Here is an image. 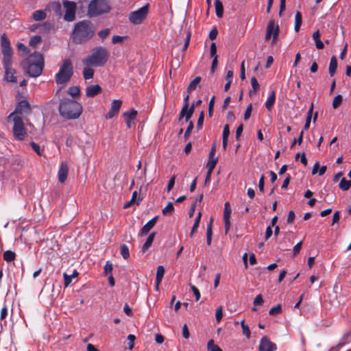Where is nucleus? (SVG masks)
Returning a JSON list of instances; mask_svg holds the SVG:
<instances>
[{"label":"nucleus","instance_id":"nucleus-1","mask_svg":"<svg viewBox=\"0 0 351 351\" xmlns=\"http://www.w3.org/2000/svg\"><path fill=\"white\" fill-rule=\"evenodd\" d=\"M45 65L43 56L39 52H34L21 62L25 73L30 77L40 76Z\"/></svg>","mask_w":351,"mask_h":351},{"label":"nucleus","instance_id":"nucleus-2","mask_svg":"<svg viewBox=\"0 0 351 351\" xmlns=\"http://www.w3.org/2000/svg\"><path fill=\"white\" fill-rule=\"evenodd\" d=\"M93 24L88 20H83L75 25L72 39L75 43H83L90 40L95 34Z\"/></svg>","mask_w":351,"mask_h":351},{"label":"nucleus","instance_id":"nucleus-3","mask_svg":"<svg viewBox=\"0 0 351 351\" xmlns=\"http://www.w3.org/2000/svg\"><path fill=\"white\" fill-rule=\"evenodd\" d=\"M59 112L64 118L75 119L82 114V106L73 99H64L60 102Z\"/></svg>","mask_w":351,"mask_h":351},{"label":"nucleus","instance_id":"nucleus-4","mask_svg":"<svg viewBox=\"0 0 351 351\" xmlns=\"http://www.w3.org/2000/svg\"><path fill=\"white\" fill-rule=\"evenodd\" d=\"M108 53L107 49L103 47H97L93 49L91 53L82 60L85 66H102L108 59Z\"/></svg>","mask_w":351,"mask_h":351},{"label":"nucleus","instance_id":"nucleus-5","mask_svg":"<svg viewBox=\"0 0 351 351\" xmlns=\"http://www.w3.org/2000/svg\"><path fill=\"white\" fill-rule=\"evenodd\" d=\"M73 74V67L70 59H66L60 66L59 71L55 75V81L58 84H65Z\"/></svg>","mask_w":351,"mask_h":351},{"label":"nucleus","instance_id":"nucleus-6","mask_svg":"<svg viewBox=\"0 0 351 351\" xmlns=\"http://www.w3.org/2000/svg\"><path fill=\"white\" fill-rule=\"evenodd\" d=\"M110 9L109 0H92L88 4L87 14L95 17L109 12Z\"/></svg>","mask_w":351,"mask_h":351},{"label":"nucleus","instance_id":"nucleus-7","mask_svg":"<svg viewBox=\"0 0 351 351\" xmlns=\"http://www.w3.org/2000/svg\"><path fill=\"white\" fill-rule=\"evenodd\" d=\"M12 119L14 123L12 131L14 138L19 141L23 140L27 136V132L22 117L13 116Z\"/></svg>","mask_w":351,"mask_h":351},{"label":"nucleus","instance_id":"nucleus-8","mask_svg":"<svg viewBox=\"0 0 351 351\" xmlns=\"http://www.w3.org/2000/svg\"><path fill=\"white\" fill-rule=\"evenodd\" d=\"M149 10V4H146L145 5L141 7L136 11L132 12L129 14V20L130 21L134 24L138 25L141 24L143 21L146 18Z\"/></svg>","mask_w":351,"mask_h":351},{"label":"nucleus","instance_id":"nucleus-9","mask_svg":"<svg viewBox=\"0 0 351 351\" xmlns=\"http://www.w3.org/2000/svg\"><path fill=\"white\" fill-rule=\"evenodd\" d=\"M1 46L3 56V63L12 62L13 51L10 45V42L5 34H3L1 37Z\"/></svg>","mask_w":351,"mask_h":351},{"label":"nucleus","instance_id":"nucleus-10","mask_svg":"<svg viewBox=\"0 0 351 351\" xmlns=\"http://www.w3.org/2000/svg\"><path fill=\"white\" fill-rule=\"evenodd\" d=\"M63 6L65 9L64 19L68 22L73 21L75 19L76 3L73 1L64 0Z\"/></svg>","mask_w":351,"mask_h":351},{"label":"nucleus","instance_id":"nucleus-11","mask_svg":"<svg viewBox=\"0 0 351 351\" xmlns=\"http://www.w3.org/2000/svg\"><path fill=\"white\" fill-rule=\"evenodd\" d=\"M279 34V26L275 24L274 20H271L266 29L265 40H270L272 36L271 43L275 44Z\"/></svg>","mask_w":351,"mask_h":351},{"label":"nucleus","instance_id":"nucleus-12","mask_svg":"<svg viewBox=\"0 0 351 351\" xmlns=\"http://www.w3.org/2000/svg\"><path fill=\"white\" fill-rule=\"evenodd\" d=\"M31 112V107L27 100L20 101L12 112L8 117V121H10L13 116H19L18 114H29Z\"/></svg>","mask_w":351,"mask_h":351},{"label":"nucleus","instance_id":"nucleus-13","mask_svg":"<svg viewBox=\"0 0 351 351\" xmlns=\"http://www.w3.org/2000/svg\"><path fill=\"white\" fill-rule=\"evenodd\" d=\"M3 68L5 69L4 80L9 82H16V77L15 76L16 71L12 67V62H3Z\"/></svg>","mask_w":351,"mask_h":351},{"label":"nucleus","instance_id":"nucleus-14","mask_svg":"<svg viewBox=\"0 0 351 351\" xmlns=\"http://www.w3.org/2000/svg\"><path fill=\"white\" fill-rule=\"evenodd\" d=\"M276 346L272 343L266 336L261 338L259 344L260 351H276Z\"/></svg>","mask_w":351,"mask_h":351},{"label":"nucleus","instance_id":"nucleus-15","mask_svg":"<svg viewBox=\"0 0 351 351\" xmlns=\"http://www.w3.org/2000/svg\"><path fill=\"white\" fill-rule=\"evenodd\" d=\"M122 104V101L120 99L113 100L111 104V107L108 112L106 114V119H112L114 116H116L121 108Z\"/></svg>","mask_w":351,"mask_h":351},{"label":"nucleus","instance_id":"nucleus-16","mask_svg":"<svg viewBox=\"0 0 351 351\" xmlns=\"http://www.w3.org/2000/svg\"><path fill=\"white\" fill-rule=\"evenodd\" d=\"M231 215V208L229 202H226L224 205V211H223V221L225 226V232L227 234L230 228V218Z\"/></svg>","mask_w":351,"mask_h":351},{"label":"nucleus","instance_id":"nucleus-17","mask_svg":"<svg viewBox=\"0 0 351 351\" xmlns=\"http://www.w3.org/2000/svg\"><path fill=\"white\" fill-rule=\"evenodd\" d=\"M69 172V167L66 162H62L60 164L58 172V181L60 183H64L68 176Z\"/></svg>","mask_w":351,"mask_h":351},{"label":"nucleus","instance_id":"nucleus-18","mask_svg":"<svg viewBox=\"0 0 351 351\" xmlns=\"http://www.w3.org/2000/svg\"><path fill=\"white\" fill-rule=\"evenodd\" d=\"M158 219V216H156L154 218H152L151 220H149L148 222L145 224L143 228H141L139 235L140 236H145L147 235L149 232L151 230V229L156 225L157 220Z\"/></svg>","mask_w":351,"mask_h":351},{"label":"nucleus","instance_id":"nucleus-19","mask_svg":"<svg viewBox=\"0 0 351 351\" xmlns=\"http://www.w3.org/2000/svg\"><path fill=\"white\" fill-rule=\"evenodd\" d=\"M45 10L49 12H53L57 16H60L62 15V7L61 4L58 1H52L46 5Z\"/></svg>","mask_w":351,"mask_h":351},{"label":"nucleus","instance_id":"nucleus-20","mask_svg":"<svg viewBox=\"0 0 351 351\" xmlns=\"http://www.w3.org/2000/svg\"><path fill=\"white\" fill-rule=\"evenodd\" d=\"M123 116L126 118L125 123L127 125V127L128 128H130L132 124H134L132 121L136 118L137 111L132 108L130 112H125L123 113Z\"/></svg>","mask_w":351,"mask_h":351},{"label":"nucleus","instance_id":"nucleus-21","mask_svg":"<svg viewBox=\"0 0 351 351\" xmlns=\"http://www.w3.org/2000/svg\"><path fill=\"white\" fill-rule=\"evenodd\" d=\"M101 91V88L99 85H91L86 88V95L88 97H93L95 95L100 93Z\"/></svg>","mask_w":351,"mask_h":351},{"label":"nucleus","instance_id":"nucleus-22","mask_svg":"<svg viewBox=\"0 0 351 351\" xmlns=\"http://www.w3.org/2000/svg\"><path fill=\"white\" fill-rule=\"evenodd\" d=\"M165 274V268L163 266L160 265L157 267L156 276V288L158 287L159 285L161 283L162 278Z\"/></svg>","mask_w":351,"mask_h":351},{"label":"nucleus","instance_id":"nucleus-23","mask_svg":"<svg viewBox=\"0 0 351 351\" xmlns=\"http://www.w3.org/2000/svg\"><path fill=\"white\" fill-rule=\"evenodd\" d=\"M313 39L315 41L316 48L318 49H322L324 47L323 42L320 40V32L317 30L313 34Z\"/></svg>","mask_w":351,"mask_h":351},{"label":"nucleus","instance_id":"nucleus-24","mask_svg":"<svg viewBox=\"0 0 351 351\" xmlns=\"http://www.w3.org/2000/svg\"><path fill=\"white\" fill-rule=\"evenodd\" d=\"M276 100V93L274 90H272L269 97H267L266 102H265V107L268 110H270L272 107L274 106V104L275 103Z\"/></svg>","mask_w":351,"mask_h":351},{"label":"nucleus","instance_id":"nucleus-25","mask_svg":"<svg viewBox=\"0 0 351 351\" xmlns=\"http://www.w3.org/2000/svg\"><path fill=\"white\" fill-rule=\"evenodd\" d=\"M337 60L335 56H332L330 58V64H329V69L328 72L330 77H332L337 70Z\"/></svg>","mask_w":351,"mask_h":351},{"label":"nucleus","instance_id":"nucleus-26","mask_svg":"<svg viewBox=\"0 0 351 351\" xmlns=\"http://www.w3.org/2000/svg\"><path fill=\"white\" fill-rule=\"evenodd\" d=\"M46 10H38L33 12L32 19L36 21H40L45 19L47 14Z\"/></svg>","mask_w":351,"mask_h":351},{"label":"nucleus","instance_id":"nucleus-27","mask_svg":"<svg viewBox=\"0 0 351 351\" xmlns=\"http://www.w3.org/2000/svg\"><path fill=\"white\" fill-rule=\"evenodd\" d=\"M229 134H230L229 125L228 124H226L223 127V134H222L223 148L224 149H226V147H227L228 138Z\"/></svg>","mask_w":351,"mask_h":351},{"label":"nucleus","instance_id":"nucleus-28","mask_svg":"<svg viewBox=\"0 0 351 351\" xmlns=\"http://www.w3.org/2000/svg\"><path fill=\"white\" fill-rule=\"evenodd\" d=\"M155 236H156L155 232H152L148 236L145 243L143 244V245L142 247L143 252H145L146 250H147L149 248V247L152 245V243L154 239Z\"/></svg>","mask_w":351,"mask_h":351},{"label":"nucleus","instance_id":"nucleus-29","mask_svg":"<svg viewBox=\"0 0 351 351\" xmlns=\"http://www.w3.org/2000/svg\"><path fill=\"white\" fill-rule=\"evenodd\" d=\"M302 14L300 12L297 11L295 14V25H294V29L296 32H299V30L300 29V26L302 25Z\"/></svg>","mask_w":351,"mask_h":351},{"label":"nucleus","instance_id":"nucleus-30","mask_svg":"<svg viewBox=\"0 0 351 351\" xmlns=\"http://www.w3.org/2000/svg\"><path fill=\"white\" fill-rule=\"evenodd\" d=\"M215 7L217 16L219 18H221L223 16V8L221 1L219 0H215Z\"/></svg>","mask_w":351,"mask_h":351},{"label":"nucleus","instance_id":"nucleus-31","mask_svg":"<svg viewBox=\"0 0 351 351\" xmlns=\"http://www.w3.org/2000/svg\"><path fill=\"white\" fill-rule=\"evenodd\" d=\"M77 275L78 272L76 270H75L71 275H68L66 273H64L63 277L64 287H67L71 284L72 278L77 277Z\"/></svg>","mask_w":351,"mask_h":351},{"label":"nucleus","instance_id":"nucleus-32","mask_svg":"<svg viewBox=\"0 0 351 351\" xmlns=\"http://www.w3.org/2000/svg\"><path fill=\"white\" fill-rule=\"evenodd\" d=\"M3 260L8 263L12 262L15 260L16 254L11 250H7L3 254Z\"/></svg>","mask_w":351,"mask_h":351},{"label":"nucleus","instance_id":"nucleus-33","mask_svg":"<svg viewBox=\"0 0 351 351\" xmlns=\"http://www.w3.org/2000/svg\"><path fill=\"white\" fill-rule=\"evenodd\" d=\"M200 81H201V77L197 76V77H195V79L193 80H192L191 82V83L189 84V85L187 88V92L191 93L193 90H195L197 86L199 85Z\"/></svg>","mask_w":351,"mask_h":351},{"label":"nucleus","instance_id":"nucleus-34","mask_svg":"<svg viewBox=\"0 0 351 351\" xmlns=\"http://www.w3.org/2000/svg\"><path fill=\"white\" fill-rule=\"evenodd\" d=\"M201 217H202V213L200 212L198 213L196 218H195V220L194 221V223L193 225V227H192V229H191V233H190V237H192L194 234V233L195 232V231L197 230L199 225V222H200V219H201Z\"/></svg>","mask_w":351,"mask_h":351},{"label":"nucleus","instance_id":"nucleus-35","mask_svg":"<svg viewBox=\"0 0 351 351\" xmlns=\"http://www.w3.org/2000/svg\"><path fill=\"white\" fill-rule=\"evenodd\" d=\"M94 70L90 67L86 66L83 70V77L84 78L87 80H90L93 77Z\"/></svg>","mask_w":351,"mask_h":351},{"label":"nucleus","instance_id":"nucleus-36","mask_svg":"<svg viewBox=\"0 0 351 351\" xmlns=\"http://www.w3.org/2000/svg\"><path fill=\"white\" fill-rule=\"evenodd\" d=\"M339 186L342 191H348L351 186V180H347L345 178H343Z\"/></svg>","mask_w":351,"mask_h":351},{"label":"nucleus","instance_id":"nucleus-37","mask_svg":"<svg viewBox=\"0 0 351 351\" xmlns=\"http://www.w3.org/2000/svg\"><path fill=\"white\" fill-rule=\"evenodd\" d=\"M174 211V207L172 202H168L167 206L162 210L164 215H171Z\"/></svg>","mask_w":351,"mask_h":351},{"label":"nucleus","instance_id":"nucleus-38","mask_svg":"<svg viewBox=\"0 0 351 351\" xmlns=\"http://www.w3.org/2000/svg\"><path fill=\"white\" fill-rule=\"evenodd\" d=\"M120 253L124 259H128L130 257L129 249L125 244H122L120 246Z\"/></svg>","mask_w":351,"mask_h":351},{"label":"nucleus","instance_id":"nucleus-39","mask_svg":"<svg viewBox=\"0 0 351 351\" xmlns=\"http://www.w3.org/2000/svg\"><path fill=\"white\" fill-rule=\"evenodd\" d=\"M218 161V158H209V160L207 162V165H206V167L208 168V170H209V171H213V169H215L216 165H217V162Z\"/></svg>","mask_w":351,"mask_h":351},{"label":"nucleus","instance_id":"nucleus-40","mask_svg":"<svg viewBox=\"0 0 351 351\" xmlns=\"http://www.w3.org/2000/svg\"><path fill=\"white\" fill-rule=\"evenodd\" d=\"M241 328H242V330H243V334L247 339H249L250 337V335H251V332H250L249 326L245 324V321L244 320L241 321Z\"/></svg>","mask_w":351,"mask_h":351},{"label":"nucleus","instance_id":"nucleus-41","mask_svg":"<svg viewBox=\"0 0 351 351\" xmlns=\"http://www.w3.org/2000/svg\"><path fill=\"white\" fill-rule=\"evenodd\" d=\"M189 95H186L184 99V106H183L182 109L180 113V118H182L184 115L185 112L187 110V108L189 107Z\"/></svg>","mask_w":351,"mask_h":351},{"label":"nucleus","instance_id":"nucleus-42","mask_svg":"<svg viewBox=\"0 0 351 351\" xmlns=\"http://www.w3.org/2000/svg\"><path fill=\"white\" fill-rule=\"evenodd\" d=\"M207 347L209 351H222L217 345L214 343V341L213 339L208 341Z\"/></svg>","mask_w":351,"mask_h":351},{"label":"nucleus","instance_id":"nucleus-43","mask_svg":"<svg viewBox=\"0 0 351 351\" xmlns=\"http://www.w3.org/2000/svg\"><path fill=\"white\" fill-rule=\"evenodd\" d=\"M68 93L73 97H77L80 95L79 86H71L68 89Z\"/></svg>","mask_w":351,"mask_h":351},{"label":"nucleus","instance_id":"nucleus-44","mask_svg":"<svg viewBox=\"0 0 351 351\" xmlns=\"http://www.w3.org/2000/svg\"><path fill=\"white\" fill-rule=\"evenodd\" d=\"M343 97L341 95H337L335 97L332 101V108L337 109L342 103Z\"/></svg>","mask_w":351,"mask_h":351},{"label":"nucleus","instance_id":"nucleus-45","mask_svg":"<svg viewBox=\"0 0 351 351\" xmlns=\"http://www.w3.org/2000/svg\"><path fill=\"white\" fill-rule=\"evenodd\" d=\"M41 42V36L36 35L31 38L29 40V45L36 47Z\"/></svg>","mask_w":351,"mask_h":351},{"label":"nucleus","instance_id":"nucleus-46","mask_svg":"<svg viewBox=\"0 0 351 351\" xmlns=\"http://www.w3.org/2000/svg\"><path fill=\"white\" fill-rule=\"evenodd\" d=\"M16 47L19 51L21 52L23 56H25L29 53L28 48L23 43H19Z\"/></svg>","mask_w":351,"mask_h":351},{"label":"nucleus","instance_id":"nucleus-47","mask_svg":"<svg viewBox=\"0 0 351 351\" xmlns=\"http://www.w3.org/2000/svg\"><path fill=\"white\" fill-rule=\"evenodd\" d=\"M281 311H282L281 305L278 304L277 306H274L271 308H270V310L269 311V314L270 315H276L280 314L281 313Z\"/></svg>","mask_w":351,"mask_h":351},{"label":"nucleus","instance_id":"nucleus-48","mask_svg":"<svg viewBox=\"0 0 351 351\" xmlns=\"http://www.w3.org/2000/svg\"><path fill=\"white\" fill-rule=\"evenodd\" d=\"M110 29L108 28L102 29L98 32V36L101 40H104L105 38H106L108 36V35L110 34Z\"/></svg>","mask_w":351,"mask_h":351},{"label":"nucleus","instance_id":"nucleus-49","mask_svg":"<svg viewBox=\"0 0 351 351\" xmlns=\"http://www.w3.org/2000/svg\"><path fill=\"white\" fill-rule=\"evenodd\" d=\"M127 339L128 341V348L130 350H132L134 345V341L136 339L135 335L130 334L128 336Z\"/></svg>","mask_w":351,"mask_h":351},{"label":"nucleus","instance_id":"nucleus-50","mask_svg":"<svg viewBox=\"0 0 351 351\" xmlns=\"http://www.w3.org/2000/svg\"><path fill=\"white\" fill-rule=\"evenodd\" d=\"M303 135H304V131L302 130L298 138L296 139L295 138L293 141L291 143V148H293L296 143L298 145H300L302 143L303 141Z\"/></svg>","mask_w":351,"mask_h":351},{"label":"nucleus","instance_id":"nucleus-51","mask_svg":"<svg viewBox=\"0 0 351 351\" xmlns=\"http://www.w3.org/2000/svg\"><path fill=\"white\" fill-rule=\"evenodd\" d=\"M30 145L32 147V148L33 149V150L38 155V156H42V152H41V149H40V147L39 145H38L37 143H34V142H32L30 143Z\"/></svg>","mask_w":351,"mask_h":351},{"label":"nucleus","instance_id":"nucleus-52","mask_svg":"<svg viewBox=\"0 0 351 351\" xmlns=\"http://www.w3.org/2000/svg\"><path fill=\"white\" fill-rule=\"evenodd\" d=\"M223 311L222 306H219L216 310L215 317H216V320L218 323L220 322V321L222 319V317H223V311Z\"/></svg>","mask_w":351,"mask_h":351},{"label":"nucleus","instance_id":"nucleus-53","mask_svg":"<svg viewBox=\"0 0 351 351\" xmlns=\"http://www.w3.org/2000/svg\"><path fill=\"white\" fill-rule=\"evenodd\" d=\"M190 287L193 294L195 296V300L198 301L200 298V292L199 289L193 285H190Z\"/></svg>","mask_w":351,"mask_h":351},{"label":"nucleus","instance_id":"nucleus-54","mask_svg":"<svg viewBox=\"0 0 351 351\" xmlns=\"http://www.w3.org/2000/svg\"><path fill=\"white\" fill-rule=\"evenodd\" d=\"M251 84L254 92H256L259 89V84L255 77L251 78Z\"/></svg>","mask_w":351,"mask_h":351},{"label":"nucleus","instance_id":"nucleus-55","mask_svg":"<svg viewBox=\"0 0 351 351\" xmlns=\"http://www.w3.org/2000/svg\"><path fill=\"white\" fill-rule=\"evenodd\" d=\"M252 110V104H250V105L247 106V107L245 111V113H244L243 118H244L245 121L248 120L249 118L250 117Z\"/></svg>","mask_w":351,"mask_h":351},{"label":"nucleus","instance_id":"nucleus-56","mask_svg":"<svg viewBox=\"0 0 351 351\" xmlns=\"http://www.w3.org/2000/svg\"><path fill=\"white\" fill-rule=\"evenodd\" d=\"M176 178V176L174 175L169 180V182H168V184H167V190L168 192H169L172 189V188L173 187V186L175 184Z\"/></svg>","mask_w":351,"mask_h":351},{"label":"nucleus","instance_id":"nucleus-57","mask_svg":"<svg viewBox=\"0 0 351 351\" xmlns=\"http://www.w3.org/2000/svg\"><path fill=\"white\" fill-rule=\"evenodd\" d=\"M193 128V123L192 121H190L189 123V125L186 128V130L185 132V134H184V138L186 139H187L189 137Z\"/></svg>","mask_w":351,"mask_h":351},{"label":"nucleus","instance_id":"nucleus-58","mask_svg":"<svg viewBox=\"0 0 351 351\" xmlns=\"http://www.w3.org/2000/svg\"><path fill=\"white\" fill-rule=\"evenodd\" d=\"M104 273L106 275H108V274H110L112 270V264L110 263L109 261H108L106 265H104Z\"/></svg>","mask_w":351,"mask_h":351},{"label":"nucleus","instance_id":"nucleus-59","mask_svg":"<svg viewBox=\"0 0 351 351\" xmlns=\"http://www.w3.org/2000/svg\"><path fill=\"white\" fill-rule=\"evenodd\" d=\"M204 118V113L203 111L201 112L197 122V128H202Z\"/></svg>","mask_w":351,"mask_h":351},{"label":"nucleus","instance_id":"nucleus-60","mask_svg":"<svg viewBox=\"0 0 351 351\" xmlns=\"http://www.w3.org/2000/svg\"><path fill=\"white\" fill-rule=\"evenodd\" d=\"M212 223H213V219H210L209 223L207 225L206 237H212V235H213Z\"/></svg>","mask_w":351,"mask_h":351},{"label":"nucleus","instance_id":"nucleus-61","mask_svg":"<svg viewBox=\"0 0 351 351\" xmlns=\"http://www.w3.org/2000/svg\"><path fill=\"white\" fill-rule=\"evenodd\" d=\"M254 305H261L263 303V299L261 294H258L254 300Z\"/></svg>","mask_w":351,"mask_h":351},{"label":"nucleus","instance_id":"nucleus-62","mask_svg":"<svg viewBox=\"0 0 351 351\" xmlns=\"http://www.w3.org/2000/svg\"><path fill=\"white\" fill-rule=\"evenodd\" d=\"M210 56L211 57H217V46L215 43H212L210 45Z\"/></svg>","mask_w":351,"mask_h":351},{"label":"nucleus","instance_id":"nucleus-63","mask_svg":"<svg viewBox=\"0 0 351 351\" xmlns=\"http://www.w3.org/2000/svg\"><path fill=\"white\" fill-rule=\"evenodd\" d=\"M350 337V334L349 333H347L346 334L342 339L339 341V343H338V347L341 348L342 346H343L346 343H347V339H349Z\"/></svg>","mask_w":351,"mask_h":351},{"label":"nucleus","instance_id":"nucleus-64","mask_svg":"<svg viewBox=\"0 0 351 351\" xmlns=\"http://www.w3.org/2000/svg\"><path fill=\"white\" fill-rule=\"evenodd\" d=\"M295 217V213L293 210L289 211L287 217V221L288 223H291L294 221Z\"/></svg>","mask_w":351,"mask_h":351}]
</instances>
